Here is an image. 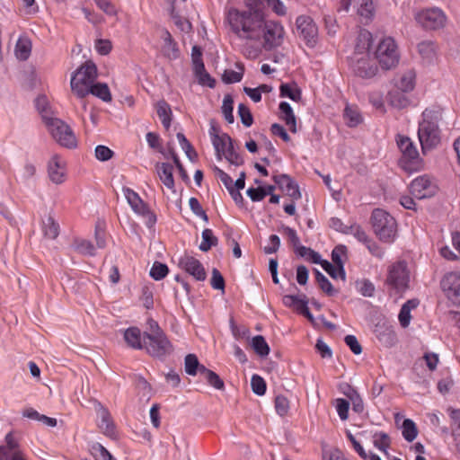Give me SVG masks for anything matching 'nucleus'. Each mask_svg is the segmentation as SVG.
Listing matches in <instances>:
<instances>
[{"label":"nucleus","mask_w":460,"mask_h":460,"mask_svg":"<svg viewBox=\"0 0 460 460\" xmlns=\"http://www.w3.org/2000/svg\"><path fill=\"white\" fill-rule=\"evenodd\" d=\"M275 409L279 416L287 415L289 411L288 399L282 394L277 395L275 398Z\"/></svg>","instance_id":"nucleus-54"},{"label":"nucleus","mask_w":460,"mask_h":460,"mask_svg":"<svg viewBox=\"0 0 460 460\" xmlns=\"http://www.w3.org/2000/svg\"><path fill=\"white\" fill-rule=\"evenodd\" d=\"M251 386L252 392L257 395L261 396L266 393V382L258 375H253L252 376Z\"/></svg>","instance_id":"nucleus-53"},{"label":"nucleus","mask_w":460,"mask_h":460,"mask_svg":"<svg viewBox=\"0 0 460 460\" xmlns=\"http://www.w3.org/2000/svg\"><path fill=\"white\" fill-rule=\"evenodd\" d=\"M374 332L379 341L385 347H393L397 342V336L392 325L385 321L376 324Z\"/></svg>","instance_id":"nucleus-18"},{"label":"nucleus","mask_w":460,"mask_h":460,"mask_svg":"<svg viewBox=\"0 0 460 460\" xmlns=\"http://www.w3.org/2000/svg\"><path fill=\"white\" fill-rule=\"evenodd\" d=\"M234 99L231 94H226L222 103V113L224 115L225 119L232 124L234 121L233 110H234Z\"/></svg>","instance_id":"nucleus-42"},{"label":"nucleus","mask_w":460,"mask_h":460,"mask_svg":"<svg viewBox=\"0 0 460 460\" xmlns=\"http://www.w3.org/2000/svg\"><path fill=\"white\" fill-rule=\"evenodd\" d=\"M402 436L404 439L408 442H412L417 435L418 429L416 424L411 419H405L402 425Z\"/></svg>","instance_id":"nucleus-41"},{"label":"nucleus","mask_w":460,"mask_h":460,"mask_svg":"<svg viewBox=\"0 0 460 460\" xmlns=\"http://www.w3.org/2000/svg\"><path fill=\"white\" fill-rule=\"evenodd\" d=\"M157 115L161 119L164 127L168 129L172 121V111L169 104L164 100L157 102Z\"/></svg>","instance_id":"nucleus-34"},{"label":"nucleus","mask_w":460,"mask_h":460,"mask_svg":"<svg viewBox=\"0 0 460 460\" xmlns=\"http://www.w3.org/2000/svg\"><path fill=\"white\" fill-rule=\"evenodd\" d=\"M280 96L288 97L292 101L298 102L301 100V90L299 88H292L288 84H282L279 87Z\"/></svg>","instance_id":"nucleus-46"},{"label":"nucleus","mask_w":460,"mask_h":460,"mask_svg":"<svg viewBox=\"0 0 460 460\" xmlns=\"http://www.w3.org/2000/svg\"><path fill=\"white\" fill-rule=\"evenodd\" d=\"M202 242L199 248L202 252L209 251L213 246H217L218 239L214 235L211 229L206 228L201 233Z\"/></svg>","instance_id":"nucleus-37"},{"label":"nucleus","mask_w":460,"mask_h":460,"mask_svg":"<svg viewBox=\"0 0 460 460\" xmlns=\"http://www.w3.org/2000/svg\"><path fill=\"white\" fill-rule=\"evenodd\" d=\"M179 267L198 281H204L207 278V273L202 263L192 256L185 255L181 257L179 261Z\"/></svg>","instance_id":"nucleus-14"},{"label":"nucleus","mask_w":460,"mask_h":460,"mask_svg":"<svg viewBox=\"0 0 460 460\" xmlns=\"http://www.w3.org/2000/svg\"><path fill=\"white\" fill-rule=\"evenodd\" d=\"M91 453L95 457V460H116L100 443H95L92 446Z\"/></svg>","instance_id":"nucleus-48"},{"label":"nucleus","mask_w":460,"mask_h":460,"mask_svg":"<svg viewBox=\"0 0 460 460\" xmlns=\"http://www.w3.org/2000/svg\"><path fill=\"white\" fill-rule=\"evenodd\" d=\"M375 55L381 67L385 70L395 67L399 62L397 47L392 38L383 39L378 43Z\"/></svg>","instance_id":"nucleus-7"},{"label":"nucleus","mask_w":460,"mask_h":460,"mask_svg":"<svg viewBox=\"0 0 460 460\" xmlns=\"http://www.w3.org/2000/svg\"><path fill=\"white\" fill-rule=\"evenodd\" d=\"M200 375L204 376L207 383L217 390H225V383L223 379L214 371L202 367L200 368Z\"/></svg>","instance_id":"nucleus-28"},{"label":"nucleus","mask_w":460,"mask_h":460,"mask_svg":"<svg viewBox=\"0 0 460 460\" xmlns=\"http://www.w3.org/2000/svg\"><path fill=\"white\" fill-rule=\"evenodd\" d=\"M284 28L279 22H265L262 29V36L264 42L263 48L266 50H271L279 47L283 42Z\"/></svg>","instance_id":"nucleus-11"},{"label":"nucleus","mask_w":460,"mask_h":460,"mask_svg":"<svg viewBox=\"0 0 460 460\" xmlns=\"http://www.w3.org/2000/svg\"><path fill=\"white\" fill-rule=\"evenodd\" d=\"M296 29L305 44L313 48L317 42L318 29L309 16L301 15L296 19Z\"/></svg>","instance_id":"nucleus-13"},{"label":"nucleus","mask_w":460,"mask_h":460,"mask_svg":"<svg viewBox=\"0 0 460 460\" xmlns=\"http://www.w3.org/2000/svg\"><path fill=\"white\" fill-rule=\"evenodd\" d=\"M372 41V34L367 30L361 31L358 36V43L356 45L357 52L363 53L364 51H369Z\"/></svg>","instance_id":"nucleus-39"},{"label":"nucleus","mask_w":460,"mask_h":460,"mask_svg":"<svg viewBox=\"0 0 460 460\" xmlns=\"http://www.w3.org/2000/svg\"><path fill=\"white\" fill-rule=\"evenodd\" d=\"M205 367L201 365L195 354H188L184 358V370L190 376H195L198 372L200 374V368Z\"/></svg>","instance_id":"nucleus-38"},{"label":"nucleus","mask_w":460,"mask_h":460,"mask_svg":"<svg viewBox=\"0 0 460 460\" xmlns=\"http://www.w3.org/2000/svg\"><path fill=\"white\" fill-rule=\"evenodd\" d=\"M48 172L50 181L56 184H60L65 181V172L58 155H54L51 157L49 163Z\"/></svg>","instance_id":"nucleus-21"},{"label":"nucleus","mask_w":460,"mask_h":460,"mask_svg":"<svg viewBox=\"0 0 460 460\" xmlns=\"http://www.w3.org/2000/svg\"><path fill=\"white\" fill-rule=\"evenodd\" d=\"M343 118L350 128L357 127L362 122V116L356 106L347 105L344 109Z\"/></svg>","instance_id":"nucleus-30"},{"label":"nucleus","mask_w":460,"mask_h":460,"mask_svg":"<svg viewBox=\"0 0 460 460\" xmlns=\"http://www.w3.org/2000/svg\"><path fill=\"white\" fill-rule=\"evenodd\" d=\"M315 280L319 288L329 296H333L338 291L333 288L329 279L318 270L314 269Z\"/></svg>","instance_id":"nucleus-35"},{"label":"nucleus","mask_w":460,"mask_h":460,"mask_svg":"<svg viewBox=\"0 0 460 460\" xmlns=\"http://www.w3.org/2000/svg\"><path fill=\"white\" fill-rule=\"evenodd\" d=\"M232 31L240 38L249 40H260L265 23L263 12H239L236 9L228 13Z\"/></svg>","instance_id":"nucleus-1"},{"label":"nucleus","mask_w":460,"mask_h":460,"mask_svg":"<svg viewBox=\"0 0 460 460\" xmlns=\"http://www.w3.org/2000/svg\"><path fill=\"white\" fill-rule=\"evenodd\" d=\"M413 88L414 75L411 72H409L401 77L397 84V89L401 90L402 92L407 93L411 91Z\"/></svg>","instance_id":"nucleus-51"},{"label":"nucleus","mask_w":460,"mask_h":460,"mask_svg":"<svg viewBox=\"0 0 460 460\" xmlns=\"http://www.w3.org/2000/svg\"><path fill=\"white\" fill-rule=\"evenodd\" d=\"M351 67L353 73L362 78H371L377 72V66L367 58H353Z\"/></svg>","instance_id":"nucleus-19"},{"label":"nucleus","mask_w":460,"mask_h":460,"mask_svg":"<svg viewBox=\"0 0 460 460\" xmlns=\"http://www.w3.org/2000/svg\"><path fill=\"white\" fill-rule=\"evenodd\" d=\"M5 446H0V460H25L13 432L5 436Z\"/></svg>","instance_id":"nucleus-16"},{"label":"nucleus","mask_w":460,"mask_h":460,"mask_svg":"<svg viewBox=\"0 0 460 460\" xmlns=\"http://www.w3.org/2000/svg\"><path fill=\"white\" fill-rule=\"evenodd\" d=\"M43 231L46 237L56 239L59 234V226L51 216L43 222Z\"/></svg>","instance_id":"nucleus-43"},{"label":"nucleus","mask_w":460,"mask_h":460,"mask_svg":"<svg viewBox=\"0 0 460 460\" xmlns=\"http://www.w3.org/2000/svg\"><path fill=\"white\" fill-rule=\"evenodd\" d=\"M100 413L102 420L99 428L105 436L114 438L116 437L115 424L108 409L100 404Z\"/></svg>","instance_id":"nucleus-23"},{"label":"nucleus","mask_w":460,"mask_h":460,"mask_svg":"<svg viewBox=\"0 0 460 460\" xmlns=\"http://www.w3.org/2000/svg\"><path fill=\"white\" fill-rule=\"evenodd\" d=\"M202 68L198 66L192 67L193 74L198 80V83L203 86H208L214 88L216 85V80L206 71L205 65H201Z\"/></svg>","instance_id":"nucleus-33"},{"label":"nucleus","mask_w":460,"mask_h":460,"mask_svg":"<svg viewBox=\"0 0 460 460\" xmlns=\"http://www.w3.org/2000/svg\"><path fill=\"white\" fill-rule=\"evenodd\" d=\"M147 330L143 332V334H147L148 336H158L166 334L164 330L160 327L158 323L152 318H149L146 322Z\"/></svg>","instance_id":"nucleus-61"},{"label":"nucleus","mask_w":460,"mask_h":460,"mask_svg":"<svg viewBox=\"0 0 460 460\" xmlns=\"http://www.w3.org/2000/svg\"><path fill=\"white\" fill-rule=\"evenodd\" d=\"M43 119L52 137L59 145L66 148L76 147L77 140L69 125L60 119L51 118L46 115H43Z\"/></svg>","instance_id":"nucleus-5"},{"label":"nucleus","mask_w":460,"mask_h":460,"mask_svg":"<svg viewBox=\"0 0 460 460\" xmlns=\"http://www.w3.org/2000/svg\"><path fill=\"white\" fill-rule=\"evenodd\" d=\"M124 340L130 348L135 349H143V333L139 328H128L124 332Z\"/></svg>","instance_id":"nucleus-25"},{"label":"nucleus","mask_w":460,"mask_h":460,"mask_svg":"<svg viewBox=\"0 0 460 460\" xmlns=\"http://www.w3.org/2000/svg\"><path fill=\"white\" fill-rule=\"evenodd\" d=\"M189 205L191 209V211L198 217H200L205 222L208 221V215L206 211L202 208L199 201L198 199L191 197L189 199Z\"/></svg>","instance_id":"nucleus-59"},{"label":"nucleus","mask_w":460,"mask_h":460,"mask_svg":"<svg viewBox=\"0 0 460 460\" xmlns=\"http://www.w3.org/2000/svg\"><path fill=\"white\" fill-rule=\"evenodd\" d=\"M396 143L402 154L400 160L401 166L409 172L416 170L420 159L419 152L411 138L399 134L396 137Z\"/></svg>","instance_id":"nucleus-8"},{"label":"nucleus","mask_w":460,"mask_h":460,"mask_svg":"<svg viewBox=\"0 0 460 460\" xmlns=\"http://www.w3.org/2000/svg\"><path fill=\"white\" fill-rule=\"evenodd\" d=\"M74 245L75 250L84 255H95V248L93 244L88 240L75 239L74 242Z\"/></svg>","instance_id":"nucleus-45"},{"label":"nucleus","mask_w":460,"mask_h":460,"mask_svg":"<svg viewBox=\"0 0 460 460\" xmlns=\"http://www.w3.org/2000/svg\"><path fill=\"white\" fill-rule=\"evenodd\" d=\"M450 417L456 425V428L452 430V436L455 440H458L460 439V409L450 410Z\"/></svg>","instance_id":"nucleus-64"},{"label":"nucleus","mask_w":460,"mask_h":460,"mask_svg":"<svg viewBox=\"0 0 460 460\" xmlns=\"http://www.w3.org/2000/svg\"><path fill=\"white\" fill-rule=\"evenodd\" d=\"M347 252V248L344 245L336 246L332 252V260L333 264L339 267V276L342 280L346 279V272L344 270V263L341 260V254Z\"/></svg>","instance_id":"nucleus-32"},{"label":"nucleus","mask_w":460,"mask_h":460,"mask_svg":"<svg viewBox=\"0 0 460 460\" xmlns=\"http://www.w3.org/2000/svg\"><path fill=\"white\" fill-rule=\"evenodd\" d=\"M212 144L215 147L217 158L220 160L222 155L226 153L227 146L233 144V139L226 133H222L221 136L213 137Z\"/></svg>","instance_id":"nucleus-29"},{"label":"nucleus","mask_w":460,"mask_h":460,"mask_svg":"<svg viewBox=\"0 0 460 460\" xmlns=\"http://www.w3.org/2000/svg\"><path fill=\"white\" fill-rule=\"evenodd\" d=\"M357 285L358 287L359 292L364 296L371 297L375 292V286L368 279H363L361 281H358Z\"/></svg>","instance_id":"nucleus-63"},{"label":"nucleus","mask_w":460,"mask_h":460,"mask_svg":"<svg viewBox=\"0 0 460 460\" xmlns=\"http://www.w3.org/2000/svg\"><path fill=\"white\" fill-rule=\"evenodd\" d=\"M156 172L162 182L172 192H175L173 166L169 163H157L155 164Z\"/></svg>","instance_id":"nucleus-22"},{"label":"nucleus","mask_w":460,"mask_h":460,"mask_svg":"<svg viewBox=\"0 0 460 460\" xmlns=\"http://www.w3.org/2000/svg\"><path fill=\"white\" fill-rule=\"evenodd\" d=\"M404 93V92H402L399 89L390 92V103L397 109H403L407 107L409 104V100Z\"/></svg>","instance_id":"nucleus-40"},{"label":"nucleus","mask_w":460,"mask_h":460,"mask_svg":"<svg viewBox=\"0 0 460 460\" xmlns=\"http://www.w3.org/2000/svg\"><path fill=\"white\" fill-rule=\"evenodd\" d=\"M87 91L88 94L92 93L93 95L106 102H111L112 99L108 84L105 83H93V84L88 88Z\"/></svg>","instance_id":"nucleus-31"},{"label":"nucleus","mask_w":460,"mask_h":460,"mask_svg":"<svg viewBox=\"0 0 460 460\" xmlns=\"http://www.w3.org/2000/svg\"><path fill=\"white\" fill-rule=\"evenodd\" d=\"M409 281L410 276L406 262L398 261L390 268L386 279V283L389 286L398 292H402L409 288Z\"/></svg>","instance_id":"nucleus-10"},{"label":"nucleus","mask_w":460,"mask_h":460,"mask_svg":"<svg viewBox=\"0 0 460 460\" xmlns=\"http://www.w3.org/2000/svg\"><path fill=\"white\" fill-rule=\"evenodd\" d=\"M278 187L287 192L294 200L301 199V192L298 184L288 174H277L272 177Z\"/></svg>","instance_id":"nucleus-17"},{"label":"nucleus","mask_w":460,"mask_h":460,"mask_svg":"<svg viewBox=\"0 0 460 460\" xmlns=\"http://www.w3.org/2000/svg\"><path fill=\"white\" fill-rule=\"evenodd\" d=\"M251 346L254 352L261 358L268 356L270 350L265 338L262 335L254 336L252 340Z\"/></svg>","instance_id":"nucleus-36"},{"label":"nucleus","mask_w":460,"mask_h":460,"mask_svg":"<svg viewBox=\"0 0 460 460\" xmlns=\"http://www.w3.org/2000/svg\"><path fill=\"white\" fill-rule=\"evenodd\" d=\"M94 237L98 248L102 249L106 245L104 224L98 221L95 225Z\"/></svg>","instance_id":"nucleus-58"},{"label":"nucleus","mask_w":460,"mask_h":460,"mask_svg":"<svg viewBox=\"0 0 460 460\" xmlns=\"http://www.w3.org/2000/svg\"><path fill=\"white\" fill-rule=\"evenodd\" d=\"M114 152L105 146H97L95 147V157L99 161L105 162L112 158Z\"/></svg>","instance_id":"nucleus-60"},{"label":"nucleus","mask_w":460,"mask_h":460,"mask_svg":"<svg viewBox=\"0 0 460 460\" xmlns=\"http://www.w3.org/2000/svg\"><path fill=\"white\" fill-rule=\"evenodd\" d=\"M147 330L143 332V334H147L148 336H158L166 334L164 330L160 327L158 323L152 318H149L146 322Z\"/></svg>","instance_id":"nucleus-62"},{"label":"nucleus","mask_w":460,"mask_h":460,"mask_svg":"<svg viewBox=\"0 0 460 460\" xmlns=\"http://www.w3.org/2000/svg\"><path fill=\"white\" fill-rule=\"evenodd\" d=\"M415 19L426 30H438L444 26L446 16L438 8H429L418 13Z\"/></svg>","instance_id":"nucleus-12"},{"label":"nucleus","mask_w":460,"mask_h":460,"mask_svg":"<svg viewBox=\"0 0 460 460\" xmlns=\"http://www.w3.org/2000/svg\"><path fill=\"white\" fill-rule=\"evenodd\" d=\"M97 66L92 60H87L82 64L73 74L70 85L73 93L78 98H84L88 95L90 88L97 79Z\"/></svg>","instance_id":"nucleus-3"},{"label":"nucleus","mask_w":460,"mask_h":460,"mask_svg":"<svg viewBox=\"0 0 460 460\" xmlns=\"http://www.w3.org/2000/svg\"><path fill=\"white\" fill-rule=\"evenodd\" d=\"M441 114L438 111L426 109L422 112V120L419 123L418 137L423 154L433 149L440 143V131L438 122Z\"/></svg>","instance_id":"nucleus-2"},{"label":"nucleus","mask_w":460,"mask_h":460,"mask_svg":"<svg viewBox=\"0 0 460 460\" xmlns=\"http://www.w3.org/2000/svg\"><path fill=\"white\" fill-rule=\"evenodd\" d=\"M31 40L28 37H20L16 42L14 53L19 60L25 61L31 52Z\"/></svg>","instance_id":"nucleus-27"},{"label":"nucleus","mask_w":460,"mask_h":460,"mask_svg":"<svg viewBox=\"0 0 460 460\" xmlns=\"http://www.w3.org/2000/svg\"><path fill=\"white\" fill-rule=\"evenodd\" d=\"M168 272H169V269L166 264L159 262V261H155L150 270V276L155 280H161L166 277Z\"/></svg>","instance_id":"nucleus-49"},{"label":"nucleus","mask_w":460,"mask_h":460,"mask_svg":"<svg viewBox=\"0 0 460 460\" xmlns=\"http://www.w3.org/2000/svg\"><path fill=\"white\" fill-rule=\"evenodd\" d=\"M279 111H280V119L285 121L286 125L288 127L290 132L296 133V118L294 114L293 109L290 104L287 102H281L279 103Z\"/></svg>","instance_id":"nucleus-24"},{"label":"nucleus","mask_w":460,"mask_h":460,"mask_svg":"<svg viewBox=\"0 0 460 460\" xmlns=\"http://www.w3.org/2000/svg\"><path fill=\"white\" fill-rule=\"evenodd\" d=\"M372 227L376 236L385 243L394 241L397 233V223L388 212L376 208L371 216Z\"/></svg>","instance_id":"nucleus-4"},{"label":"nucleus","mask_w":460,"mask_h":460,"mask_svg":"<svg viewBox=\"0 0 460 460\" xmlns=\"http://www.w3.org/2000/svg\"><path fill=\"white\" fill-rule=\"evenodd\" d=\"M374 446L379 450L387 453V448L390 447L391 440L388 434L385 432L376 433L374 435Z\"/></svg>","instance_id":"nucleus-50"},{"label":"nucleus","mask_w":460,"mask_h":460,"mask_svg":"<svg viewBox=\"0 0 460 460\" xmlns=\"http://www.w3.org/2000/svg\"><path fill=\"white\" fill-rule=\"evenodd\" d=\"M36 174V167L33 164L26 163L19 171L15 180L20 183H25Z\"/></svg>","instance_id":"nucleus-44"},{"label":"nucleus","mask_w":460,"mask_h":460,"mask_svg":"<svg viewBox=\"0 0 460 460\" xmlns=\"http://www.w3.org/2000/svg\"><path fill=\"white\" fill-rule=\"evenodd\" d=\"M418 49L423 58L430 59L435 52L434 43L432 41H422L418 44Z\"/></svg>","instance_id":"nucleus-57"},{"label":"nucleus","mask_w":460,"mask_h":460,"mask_svg":"<svg viewBox=\"0 0 460 460\" xmlns=\"http://www.w3.org/2000/svg\"><path fill=\"white\" fill-rule=\"evenodd\" d=\"M448 298L455 300L460 296V275L456 272L447 274L440 282Z\"/></svg>","instance_id":"nucleus-20"},{"label":"nucleus","mask_w":460,"mask_h":460,"mask_svg":"<svg viewBox=\"0 0 460 460\" xmlns=\"http://www.w3.org/2000/svg\"><path fill=\"white\" fill-rule=\"evenodd\" d=\"M359 3L358 14L365 18H371L374 15L373 0H358Z\"/></svg>","instance_id":"nucleus-55"},{"label":"nucleus","mask_w":460,"mask_h":460,"mask_svg":"<svg viewBox=\"0 0 460 460\" xmlns=\"http://www.w3.org/2000/svg\"><path fill=\"white\" fill-rule=\"evenodd\" d=\"M210 284L214 289L221 290L222 292H224L226 287L225 279L220 273V271L216 268L212 270Z\"/></svg>","instance_id":"nucleus-56"},{"label":"nucleus","mask_w":460,"mask_h":460,"mask_svg":"<svg viewBox=\"0 0 460 460\" xmlns=\"http://www.w3.org/2000/svg\"><path fill=\"white\" fill-rule=\"evenodd\" d=\"M143 349L152 358L164 360L174 351V347L166 334L158 336L143 334Z\"/></svg>","instance_id":"nucleus-6"},{"label":"nucleus","mask_w":460,"mask_h":460,"mask_svg":"<svg viewBox=\"0 0 460 460\" xmlns=\"http://www.w3.org/2000/svg\"><path fill=\"white\" fill-rule=\"evenodd\" d=\"M222 155H224L231 164L235 166H240L244 163L243 156L235 151L234 143L227 146L226 153H224Z\"/></svg>","instance_id":"nucleus-47"},{"label":"nucleus","mask_w":460,"mask_h":460,"mask_svg":"<svg viewBox=\"0 0 460 460\" xmlns=\"http://www.w3.org/2000/svg\"><path fill=\"white\" fill-rule=\"evenodd\" d=\"M123 193L133 211L146 219V226L152 228L156 222V216L150 210L148 205L144 202L137 192L128 187L123 188Z\"/></svg>","instance_id":"nucleus-9"},{"label":"nucleus","mask_w":460,"mask_h":460,"mask_svg":"<svg viewBox=\"0 0 460 460\" xmlns=\"http://www.w3.org/2000/svg\"><path fill=\"white\" fill-rule=\"evenodd\" d=\"M238 115L240 117L241 122L245 127H251L253 123L252 114L245 104L240 103L238 105Z\"/></svg>","instance_id":"nucleus-52"},{"label":"nucleus","mask_w":460,"mask_h":460,"mask_svg":"<svg viewBox=\"0 0 460 460\" xmlns=\"http://www.w3.org/2000/svg\"><path fill=\"white\" fill-rule=\"evenodd\" d=\"M163 39L164 42L162 48L164 56L169 59L178 58L180 56V50L176 42L173 40L171 33L168 31H164Z\"/></svg>","instance_id":"nucleus-26"},{"label":"nucleus","mask_w":460,"mask_h":460,"mask_svg":"<svg viewBox=\"0 0 460 460\" xmlns=\"http://www.w3.org/2000/svg\"><path fill=\"white\" fill-rule=\"evenodd\" d=\"M410 189L411 193L420 199L431 197L436 193V186L425 175L413 180Z\"/></svg>","instance_id":"nucleus-15"}]
</instances>
